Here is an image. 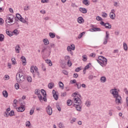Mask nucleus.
Listing matches in <instances>:
<instances>
[{
  "instance_id": "6e6d98bb",
  "label": "nucleus",
  "mask_w": 128,
  "mask_h": 128,
  "mask_svg": "<svg viewBox=\"0 0 128 128\" xmlns=\"http://www.w3.org/2000/svg\"><path fill=\"white\" fill-rule=\"evenodd\" d=\"M15 88H16V90H18V88H20V85H18V84L16 83L15 84Z\"/></svg>"
},
{
  "instance_id": "58836bf2",
  "label": "nucleus",
  "mask_w": 128,
  "mask_h": 128,
  "mask_svg": "<svg viewBox=\"0 0 128 128\" xmlns=\"http://www.w3.org/2000/svg\"><path fill=\"white\" fill-rule=\"evenodd\" d=\"M90 64H92L89 63L88 64H87L84 68V72L86 70H88L90 68Z\"/></svg>"
},
{
  "instance_id": "4d7b16f0",
  "label": "nucleus",
  "mask_w": 128,
  "mask_h": 128,
  "mask_svg": "<svg viewBox=\"0 0 128 128\" xmlns=\"http://www.w3.org/2000/svg\"><path fill=\"white\" fill-rule=\"evenodd\" d=\"M30 126V121H28L26 122V126Z\"/></svg>"
},
{
  "instance_id": "864d4df0",
  "label": "nucleus",
  "mask_w": 128,
  "mask_h": 128,
  "mask_svg": "<svg viewBox=\"0 0 128 128\" xmlns=\"http://www.w3.org/2000/svg\"><path fill=\"white\" fill-rule=\"evenodd\" d=\"M71 50H76V46H74V44L71 45Z\"/></svg>"
},
{
  "instance_id": "4be33fe9",
  "label": "nucleus",
  "mask_w": 128,
  "mask_h": 128,
  "mask_svg": "<svg viewBox=\"0 0 128 128\" xmlns=\"http://www.w3.org/2000/svg\"><path fill=\"white\" fill-rule=\"evenodd\" d=\"M105 28H109V29L112 28V25L110 24V23L106 22L105 26Z\"/></svg>"
},
{
  "instance_id": "a878e982",
  "label": "nucleus",
  "mask_w": 128,
  "mask_h": 128,
  "mask_svg": "<svg viewBox=\"0 0 128 128\" xmlns=\"http://www.w3.org/2000/svg\"><path fill=\"white\" fill-rule=\"evenodd\" d=\"M54 84L52 82H50L48 84V88H50V90H52V88H54Z\"/></svg>"
},
{
  "instance_id": "f03ea898",
  "label": "nucleus",
  "mask_w": 128,
  "mask_h": 128,
  "mask_svg": "<svg viewBox=\"0 0 128 128\" xmlns=\"http://www.w3.org/2000/svg\"><path fill=\"white\" fill-rule=\"evenodd\" d=\"M97 62L98 63L100 64V66H102L103 68L108 64V60L106 58L102 56H99L98 60H97Z\"/></svg>"
},
{
  "instance_id": "a19ab883",
  "label": "nucleus",
  "mask_w": 128,
  "mask_h": 128,
  "mask_svg": "<svg viewBox=\"0 0 128 128\" xmlns=\"http://www.w3.org/2000/svg\"><path fill=\"white\" fill-rule=\"evenodd\" d=\"M40 92V90H38V89H36L35 90V94L39 95Z\"/></svg>"
},
{
  "instance_id": "774afa93",
  "label": "nucleus",
  "mask_w": 128,
  "mask_h": 128,
  "mask_svg": "<svg viewBox=\"0 0 128 128\" xmlns=\"http://www.w3.org/2000/svg\"><path fill=\"white\" fill-rule=\"evenodd\" d=\"M42 98V100H44V102H46V96H44Z\"/></svg>"
},
{
  "instance_id": "6e6552de",
  "label": "nucleus",
  "mask_w": 128,
  "mask_h": 128,
  "mask_svg": "<svg viewBox=\"0 0 128 128\" xmlns=\"http://www.w3.org/2000/svg\"><path fill=\"white\" fill-rule=\"evenodd\" d=\"M16 80L18 82H22L24 80V76L16 77Z\"/></svg>"
},
{
  "instance_id": "aec40b11",
  "label": "nucleus",
  "mask_w": 128,
  "mask_h": 128,
  "mask_svg": "<svg viewBox=\"0 0 128 128\" xmlns=\"http://www.w3.org/2000/svg\"><path fill=\"white\" fill-rule=\"evenodd\" d=\"M6 34L8 36H12V32L9 31L8 30H6Z\"/></svg>"
},
{
  "instance_id": "f704fd0d",
  "label": "nucleus",
  "mask_w": 128,
  "mask_h": 128,
  "mask_svg": "<svg viewBox=\"0 0 128 128\" xmlns=\"http://www.w3.org/2000/svg\"><path fill=\"white\" fill-rule=\"evenodd\" d=\"M14 110H11L10 113L8 114V116H14Z\"/></svg>"
},
{
  "instance_id": "f3484780",
  "label": "nucleus",
  "mask_w": 128,
  "mask_h": 128,
  "mask_svg": "<svg viewBox=\"0 0 128 128\" xmlns=\"http://www.w3.org/2000/svg\"><path fill=\"white\" fill-rule=\"evenodd\" d=\"M2 95L4 98H8V94L6 90H4L2 92Z\"/></svg>"
},
{
  "instance_id": "de8ad7c7",
  "label": "nucleus",
  "mask_w": 128,
  "mask_h": 128,
  "mask_svg": "<svg viewBox=\"0 0 128 128\" xmlns=\"http://www.w3.org/2000/svg\"><path fill=\"white\" fill-rule=\"evenodd\" d=\"M62 72L66 76H68V71L66 70H63L62 71Z\"/></svg>"
},
{
  "instance_id": "ddd939ff",
  "label": "nucleus",
  "mask_w": 128,
  "mask_h": 128,
  "mask_svg": "<svg viewBox=\"0 0 128 128\" xmlns=\"http://www.w3.org/2000/svg\"><path fill=\"white\" fill-rule=\"evenodd\" d=\"M78 22L79 24H82V22H84V20L82 17H79L78 18Z\"/></svg>"
},
{
  "instance_id": "6ab92c4d",
  "label": "nucleus",
  "mask_w": 128,
  "mask_h": 128,
  "mask_svg": "<svg viewBox=\"0 0 128 128\" xmlns=\"http://www.w3.org/2000/svg\"><path fill=\"white\" fill-rule=\"evenodd\" d=\"M43 42L45 46H48L50 44V42L48 41V40L47 38L44 39L43 40Z\"/></svg>"
},
{
  "instance_id": "37998d69",
  "label": "nucleus",
  "mask_w": 128,
  "mask_h": 128,
  "mask_svg": "<svg viewBox=\"0 0 128 128\" xmlns=\"http://www.w3.org/2000/svg\"><path fill=\"white\" fill-rule=\"evenodd\" d=\"M96 20H98V22H100V20H102V18H100V16H97L96 17Z\"/></svg>"
},
{
  "instance_id": "2eb2a0df",
  "label": "nucleus",
  "mask_w": 128,
  "mask_h": 128,
  "mask_svg": "<svg viewBox=\"0 0 128 128\" xmlns=\"http://www.w3.org/2000/svg\"><path fill=\"white\" fill-rule=\"evenodd\" d=\"M101 82L104 83L106 82V76H102L100 78Z\"/></svg>"
},
{
  "instance_id": "ea45409f",
  "label": "nucleus",
  "mask_w": 128,
  "mask_h": 128,
  "mask_svg": "<svg viewBox=\"0 0 128 128\" xmlns=\"http://www.w3.org/2000/svg\"><path fill=\"white\" fill-rule=\"evenodd\" d=\"M12 64L14 65L16 64V58H12Z\"/></svg>"
},
{
  "instance_id": "7c9ffc66",
  "label": "nucleus",
  "mask_w": 128,
  "mask_h": 128,
  "mask_svg": "<svg viewBox=\"0 0 128 128\" xmlns=\"http://www.w3.org/2000/svg\"><path fill=\"white\" fill-rule=\"evenodd\" d=\"M41 92L44 96H46V92L44 90L42 89L41 90Z\"/></svg>"
},
{
  "instance_id": "c9c22d12",
  "label": "nucleus",
  "mask_w": 128,
  "mask_h": 128,
  "mask_svg": "<svg viewBox=\"0 0 128 128\" xmlns=\"http://www.w3.org/2000/svg\"><path fill=\"white\" fill-rule=\"evenodd\" d=\"M106 38L105 40H108V38H110V34L108 31L106 32Z\"/></svg>"
},
{
  "instance_id": "7ed1b4c3",
  "label": "nucleus",
  "mask_w": 128,
  "mask_h": 128,
  "mask_svg": "<svg viewBox=\"0 0 128 128\" xmlns=\"http://www.w3.org/2000/svg\"><path fill=\"white\" fill-rule=\"evenodd\" d=\"M74 102H76V104H76V108L78 112H82V107L80 106V104H82V100H80V98H74Z\"/></svg>"
},
{
  "instance_id": "69168bd1",
  "label": "nucleus",
  "mask_w": 128,
  "mask_h": 128,
  "mask_svg": "<svg viewBox=\"0 0 128 128\" xmlns=\"http://www.w3.org/2000/svg\"><path fill=\"white\" fill-rule=\"evenodd\" d=\"M80 68L78 67V68H77L76 70H75V72H80Z\"/></svg>"
},
{
  "instance_id": "9d476101",
  "label": "nucleus",
  "mask_w": 128,
  "mask_h": 128,
  "mask_svg": "<svg viewBox=\"0 0 128 128\" xmlns=\"http://www.w3.org/2000/svg\"><path fill=\"white\" fill-rule=\"evenodd\" d=\"M21 60H22V65L26 66V57H24V56H22L21 57Z\"/></svg>"
},
{
  "instance_id": "c756f323",
  "label": "nucleus",
  "mask_w": 128,
  "mask_h": 128,
  "mask_svg": "<svg viewBox=\"0 0 128 128\" xmlns=\"http://www.w3.org/2000/svg\"><path fill=\"white\" fill-rule=\"evenodd\" d=\"M82 4H85V6H90V4H88V0H84L82 1Z\"/></svg>"
},
{
  "instance_id": "5701e85b",
  "label": "nucleus",
  "mask_w": 128,
  "mask_h": 128,
  "mask_svg": "<svg viewBox=\"0 0 128 128\" xmlns=\"http://www.w3.org/2000/svg\"><path fill=\"white\" fill-rule=\"evenodd\" d=\"M22 16L20 14H16V18H15L16 20V18L20 20L22 18Z\"/></svg>"
},
{
  "instance_id": "09e8293b",
  "label": "nucleus",
  "mask_w": 128,
  "mask_h": 128,
  "mask_svg": "<svg viewBox=\"0 0 128 128\" xmlns=\"http://www.w3.org/2000/svg\"><path fill=\"white\" fill-rule=\"evenodd\" d=\"M102 18H108V14L106 12H104L102 14Z\"/></svg>"
},
{
  "instance_id": "f257e3e1",
  "label": "nucleus",
  "mask_w": 128,
  "mask_h": 128,
  "mask_svg": "<svg viewBox=\"0 0 128 128\" xmlns=\"http://www.w3.org/2000/svg\"><path fill=\"white\" fill-rule=\"evenodd\" d=\"M110 94H112L114 98H116V102L118 104H120V100H122V97L118 95V90L116 89H112L110 90Z\"/></svg>"
},
{
  "instance_id": "39448f33",
  "label": "nucleus",
  "mask_w": 128,
  "mask_h": 128,
  "mask_svg": "<svg viewBox=\"0 0 128 128\" xmlns=\"http://www.w3.org/2000/svg\"><path fill=\"white\" fill-rule=\"evenodd\" d=\"M24 110H26V105L22 102L20 106L17 108V112H24Z\"/></svg>"
},
{
  "instance_id": "13d9d810",
  "label": "nucleus",
  "mask_w": 128,
  "mask_h": 128,
  "mask_svg": "<svg viewBox=\"0 0 128 128\" xmlns=\"http://www.w3.org/2000/svg\"><path fill=\"white\" fill-rule=\"evenodd\" d=\"M34 66H32L31 68H30V72H34Z\"/></svg>"
},
{
  "instance_id": "0e129e2a",
  "label": "nucleus",
  "mask_w": 128,
  "mask_h": 128,
  "mask_svg": "<svg viewBox=\"0 0 128 128\" xmlns=\"http://www.w3.org/2000/svg\"><path fill=\"white\" fill-rule=\"evenodd\" d=\"M96 56V54H94V53H92L90 54V56H92V58H95Z\"/></svg>"
},
{
  "instance_id": "423d86ee",
  "label": "nucleus",
  "mask_w": 128,
  "mask_h": 128,
  "mask_svg": "<svg viewBox=\"0 0 128 128\" xmlns=\"http://www.w3.org/2000/svg\"><path fill=\"white\" fill-rule=\"evenodd\" d=\"M48 52V56H50V52H52V48L50 46H44L42 48V52H44L46 51Z\"/></svg>"
},
{
  "instance_id": "bb28decb",
  "label": "nucleus",
  "mask_w": 128,
  "mask_h": 128,
  "mask_svg": "<svg viewBox=\"0 0 128 128\" xmlns=\"http://www.w3.org/2000/svg\"><path fill=\"white\" fill-rule=\"evenodd\" d=\"M4 36L3 34H0V42H4Z\"/></svg>"
},
{
  "instance_id": "e433bc0d",
  "label": "nucleus",
  "mask_w": 128,
  "mask_h": 128,
  "mask_svg": "<svg viewBox=\"0 0 128 128\" xmlns=\"http://www.w3.org/2000/svg\"><path fill=\"white\" fill-rule=\"evenodd\" d=\"M72 102L71 100H67V104L68 106H72Z\"/></svg>"
},
{
  "instance_id": "9b49d317",
  "label": "nucleus",
  "mask_w": 128,
  "mask_h": 128,
  "mask_svg": "<svg viewBox=\"0 0 128 128\" xmlns=\"http://www.w3.org/2000/svg\"><path fill=\"white\" fill-rule=\"evenodd\" d=\"M90 32H100L102 30L99 28H93L90 29Z\"/></svg>"
},
{
  "instance_id": "1a4fd4ad",
  "label": "nucleus",
  "mask_w": 128,
  "mask_h": 128,
  "mask_svg": "<svg viewBox=\"0 0 128 128\" xmlns=\"http://www.w3.org/2000/svg\"><path fill=\"white\" fill-rule=\"evenodd\" d=\"M52 94L54 100H58V95L56 94V90H52Z\"/></svg>"
},
{
  "instance_id": "680f3d73",
  "label": "nucleus",
  "mask_w": 128,
  "mask_h": 128,
  "mask_svg": "<svg viewBox=\"0 0 128 128\" xmlns=\"http://www.w3.org/2000/svg\"><path fill=\"white\" fill-rule=\"evenodd\" d=\"M100 24H101V26H106V23H104V22L102 21L100 22Z\"/></svg>"
},
{
  "instance_id": "bf43d9fd",
  "label": "nucleus",
  "mask_w": 128,
  "mask_h": 128,
  "mask_svg": "<svg viewBox=\"0 0 128 128\" xmlns=\"http://www.w3.org/2000/svg\"><path fill=\"white\" fill-rule=\"evenodd\" d=\"M29 6H24V10H30V8H28Z\"/></svg>"
},
{
  "instance_id": "4468645a",
  "label": "nucleus",
  "mask_w": 128,
  "mask_h": 128,
  "mask_svg": "<svg viewBox=\"0 0 128 128\" xmlns=\"http://www.w3.org/2000/svg\"><path fill=\"white\" fill-rule=\"evenodd\" d=\"M15 50L16 54H20V45L18 44L16 46Z\"/></svg>"
},
{
  "instance_id": "412c9836",
  "label": "nucleus",
  "mask_w": 128,
  "mask_h": 128,
  "mask_svg": "<svg viewBox=\"0 0 128 128\" xmlns=\"http://www.w3.org/2000/svg\"><path fill=\"white\" fill-rule=\"evenodd\" d=\"M49 36L51 38H56V34L54 32H50Z\"/></svg>"
},
{
  "instance_id": "a211bd4d",
  "label": "nucleus",
  "mask_w": 128,
  "mask_h": 128,
  "mask_svg": "<svg viewBox=\"0 0 128 128\" xmlns=\"http://www.w3.org/2000/svg\"><path fill=\"white\" fill-rule=\"evenodd\" d=\"M110 18L112 20H114L116 18V14L114 12H110Z\"/></svg>"
},
{
  "instance_id": "4c0bfd02",
  "label": "nucleus",
  "mask_w": 128,
  "mask_h": 128,
  "mask_svg": "<svg viewBox=\"0 0 128 128\" xmlns=\"http://www.w3.org/2000/svg\"><path fill=\"white\" fill-rule=\"evenodd\" d=\"M58 128H64V124H62V122H60L59 124H58Z\"/></svg>"
},
{
  "instance_id": "79ce46f5",
  "label": "nucleus",
  "mask_w": 128,
  "mask_h": 128,
  "mask_svg": "<svg viewBox=\"0 0 128 128\" xmlns=\"http://www.w3.org/2000/svg\"><path fill=\"white\" fill-rule=\"evenodd\" d=\"M38 98L39 100H40V102H42V94H39L38 95Z\"/></svg>"
},
{
  "instance_id": "49530a36",
  "label": "nucleus",
  "mask_w": 128,
  "mask_h": 128,
  "mask_svg": "<svg viewBox=\"0 0 128 128\" xmlns=\"http://www.w3.org/2000/svg\"><path fill=\"white\" fill-rule=\"evenodd\" d=\"M86 106H90V102L86 101Z\"/></svg>"
},
{
  "instance_id": "2f4dec72",
  "label": "nucleus",
  "mask_w": 128,
  "mask_h": 128,
  "mask_svg": "<svg viewBox=\"0 0 128 128\" xmlns=\"http://www.w3.org/2000/svg\"><path fill=\"white\" fill-rule=\"evenodd\" d=\"M123 46L124 50H128V44L126 42L123 43Z\"/></svg>"
},
{
  "instance_id": "c03bdc74",
  "label": "nucleus",
  "mask_w": 128,
  "mask_h": 128,
  "mask_svg": "<svg viewBox=\"0 0 128 128\" xmlns=\"http://www.w3.org/2000/svg\"><path fill=\"white\" fill-rule=\"evenodd\" d=\"M34 108H32V109L30 112V116H32V114H34Z\"/></svg>"
},
{
  "instance_id": "b1692460",
  "label": "nucleus",
  "mask_w": 128,
  "mask_h": 128,
  "mask_svg": "<svg viewBox=\"0 0 128 128\" xmlns=\"http://www.w3.org/2000/svg\"><path fill=\"white\" fill-rule=\"evenodd\" d=\"M24 76V73H22V72H20L17 73V74H16V78L18 77V76Z\"/></svg>"
},
{
  "instance_id": "e2e57ef3",
  "label": "nucleus",
  "mask_w": 128,
  "mask_h": 128,
  "mask_svg": "<svg viewBox=\"0 0 128 128\" xmlns=\"http://www.w3.org/2000/svg\"><path fill=\"white\" fill-rule=\"evenodd\" d=\"M124 92L125 94H128V88H124Z\"/></svg>"
},
{
  "instance_id": "72a5a7b5",
  "label": "nucleus",
  "mask_w": 128,
  "mask_h": 128,
  "mask_svg": "<svg viewBox=\"0 0 128 128\" xmlns=\"http://www.w3.org/2000/svg\"><path fill=\"white\" fill-rule=\"evenodd\" d=\"M27 80L28 82H32V76H27Z\"/></svg>"
},
{
  "instance_id": "3c124183",
  "label": "nucleus",
  "mask_w": 128,
  "mask_h": 128,
  "mask_svg": "<svg viewBox=\"0 0 128 128\" xmlns=\"http://www.w3.org/2000/svg\"><path fill=\"white\" fill-rule=\"evenodd\" d=\"M72 61H70V60L68 62V66L70 67L72 66Z\"/></svg>"
},
{
  "instance_id": "f8f14e48",
  "label": "nucleus",
  "mask_w": 128,
  "mask_h": 128,
  "mask_svg": "<svg viewBox=\"0 0 128 128\" xmlns=\"http://www.w3.org/2000/svg\"><path fill=\"white\" fill-rule=\"evenodd\" d=\"M79 10L82 14H86L88 10L86 8H80Z\"/></svg>"
},
{
  "instance_id": "20e7f679",
  "label": "nucleus",
  "mask_w": 128,
  "mask_h": 128,
  "mask_svg": "<svg viewBox=\"0 0 128 128\" xmlns=\"http://www.w3.org/2000/svg\"><path fill=\"white\" fill-rule=\"evenodd\" d=\"M14 16L10 15L6 17V22L8 26H10V22H14Z\"/></svg>"
},
{
  "instance_id": "8fccbe9b",
  "label": "nucleus",
  "mask_w": 128,
  "mask_h": 128,
  "mask_svg": "<svg viewBox=\"0 0 128 128\" xmlns=\"http://www.w3.org/2000/svg\"><path fill=\"white\" fill-rule=\"evenodd\" d=\"M56 108L57 110H58V112H61L62 111V109L60 108V105H56Z\"/></svg>"
},
{
  "instance_id": "0eeeda50",
  "label": "nucleus",
  "mask_w": 128,
  "mask_h": 128,
  "mask_svg": "<svg viewBox=\"0 0 128 128\" xmlns=\"http://www.w3.org/2000/svg\"><path fill=\"white\" fill-rule=\"evenodd\" d=\"M46 112L49 116L52 114V109L50 106H48L46 108Z\"/></svg>"
},
{
  "instance_id": "393cba45",
  "label": "nucleus",
  "mask_w": 128,
  "mask_h": 128,
  "mask_svg": "<svg viewBox=\"0 0 128 128\" xmlns=\"http://www.w3.org/2000/svg\"><path fill=\"white\" fill-rule=\"evenodd\" d=\"M46 64H49V66H52V61L48 59L46 60Z\"/></svg>"
},
{
  "instance_id": "5fc2aeb1",
  "label": "nucleus",
  "mask_w": 128,
  "mask_h": 128,
  "mask_svg": "<svg viewBox=\"0 0 128 128\" xmlns=\"http://www.w3.org/2000/svg\"><path fill=\"white\" fill-rule=\"evenodd\" d=\"M42 70H44V72H45L46 69V67H44V65L43 64H42Z\"/></svg>"
},
{
  "instance_id": "338daca9",
  "label": "nucleus",
  "mask_w": 128,
  "mask_h": 128,
  "mask_svg": "<svg viewBox=\"0 0 128 128\" xmlns=\"http://www.w3.org/2000/svg\"><path fill=\"white\" fill-rule=\"evenodd\" d=\"M70 82L72 84H76V80H70Z\"/></svg>"
},
{
  "instance_id": "a18cd8bd",
  "label": "nucleus",
  "mask_w": 128,
  "mask_h": 128,
  "mask_svg": "<svg viewBox=\"0 0 128 128\" xmlns=\"http://www.w3.org/2000/svg\"><path fill=\"white\" fill-rule=\"evenodd\" d=\"M76 118H72V120H70V124H74V122H76Z\"/></svg>"
},
{
  "instance_id": "dca6fc26",
  "label": "nucleus",
  "mask_w": 128,
  "mask_h": 128,
  "mask_svg": "<svg viewBox=\"0 0 128 128\" xmlns=\"http://www.w3.org/2000/svg\"><path fill=\"white\" fill-rule=\"evenodd\" d=\"M74 86H76L77 88H78V90H80V88H82V84H80V82H76L74 84Z\"/></svg>"
},
{
  "instance_id": "473e14b6",
  "label": "nucleus",
  "mask_w": 128,
  "mask_h": 128,
  "mask_svg": "<svg viewBox=\"0 0 128 128\" xmlns=\"http://www.w3.org/2000/svg\"><path fill=\"white\" fill-rule=\"evenodd\" d=\"M83 62H86L88 60V57L86 55H83L82 56Z\"/></svg>"
},
{
  "instance_id": "052dcab7",
  "label": "nucleus",
  "mask_w": 128,
  "mask_h": 128,
  "mask_svg": "<svg viewBox=\"0 0 128 128\" xmlns=\"http://www.w3.org/2000/svg\"><path fill=\"white\" fill-rule=\"evenodd\" d=\"M41 2H42V4H44L45 2H48V0H41Z\"/></svg>"
},
{
  "instance_id": "c85d7f7f",
  "label": "nucleus",
  "mask_w": 128,
  "mask_h": 128,
  "mask_svg": "<svg viewBox=\"0 0 128 128\" xmlns=\"http://www.w3.org/2000/svg\"><path fill=\"white\" fill-rule=\"evenodd\" d=\"M64 83H62V82H59V87L60 88H62V90H64Z\"/></svg>"
},
{
  "instance_id": "cd10ccee",
  "label": "nucleus",
  "mask_w": 128,
  "mask_h": 128,
  "mask_svg": "<svg viewBox=\"0 0 128 128\" xmlns=\"http://www.w3.org/2000/svg\"><path fill=\"white\" fill-rule=\"evenodd\" d=\"M64 60L66 61L68 60V62L70 60V57L68 56H66L64 57Z\"/></svg>"
},
{
  "instance_id": "603ef678",
  "label": "nucleus",
  "mask_w": 128,
  "mask_h": 128,
  "mask_svg": "<svg viewBox=\"0 0 128 128\" xmlns=\"http://www.w3.org/2000/svg\"><path fill=\"white\" fill-rule=\"evenodd\" d=\"M8 112H6L4 114V116H6V118H8Z\"/></svg>"
}]
</instances>
